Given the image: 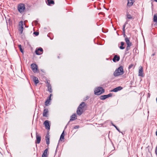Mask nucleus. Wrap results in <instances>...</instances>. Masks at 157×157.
<instances>
[{
    "label": "nucleus",
    "mask_w": 157,
    "mask_h": 157,
    "mask_svg": "<svg viewBox=\"0 0 157 157\" xmlns=\"http://www.w3.org/2000/svg\"><path fill=\"white\" fill-rule=\"evenodd\" d=\"M134 66V64H131L129 66V67H128V69L129 70H130Z\"/></svg>",
    "instance_id": "obj_32"
},
{
    "label": "nucleus",
    "mask_w": 157,
    "mask_h": 157,
    "mask_svg": "<svg viewBox=\"0 0 157 157\" xmlns=\"http://www.w3.org/2000/svg\"><path fill=\"white\" fill-rule=\"evenodd\" d=\"M19 25L20 26H23V21H21L19 23Z\"/></svg>",
    "instance_id": "obj_33"
},
{
    "label": "nucleus",
    "mask_w": 157,
    "mask_h": 157,
    "mask_svg": "<svg viewBox=\"0 0 157 157\" xmlns=\"http://www.w3.org/2000/svg\"><path fill=\"white\" fill-rule=\"evenodd\" d=\"M35 22L36 23H37V21H35Z\"/></svg>",
    "instance_id": "obj_53"
},
{
    "label": "nucleus",
    "mask_w": 157,
    "mask_h": 157,
    "mask_svg": "<svg viewBox=\"0 0 157 157\" xmlns=\"http://www.w3.org/2000/svg\"><path fill=\"white\" fill-rule=\"evenodd\" d=\"M125 25H123V26L122 30H125Z\"/></svg>",
    "instance_id": "obj_39"
},
{
    "label": "nucleus",
    "mask_w": 157,
    "mask_h": 157,
    "mask_svg": "<svg viewBox=\"0 0 157 157\" xmlns=\"http://www.w3.org/2000/svg\"><path fill=\"white\" fill-rule=\"evenodd\" d=\"M31 136H32V134H31Z\"/></svg>",
    "instance_id": "obj_58"
},
{
    "label": "nucleus",
    "mask_w": 157,
    "mask_h": 157,
    "mask_svg": "<svg viewBox=\"0 0 157 157\" xmlns=\"http://www.w3.org/2000/svg\"><path fill=\"white\" fill-rule=\"evenodd\" d=\"M79 127V125H76L74 127V129H76L78 128Z\"/></svg>",
    "instance_id": "obj_37"
},
{
    "label": "nucleus",
    "mask_w": 157,
    "mask_h": 157,
    "mask_svg": "<svg viewBox=\"0 0 157 157\" xmlns=\"http://www.w3.org/2000/svg\"><path fill=\"white\" fill-rule=\"evenodd\" d=\"M127 44V46L130 47L132 45V43L131 42H130L129 43Z\"/></svg>",
    "instance_id": "obj_34"
},
{
    "label": "nucleus",
    "mask_w": 157,
    "mask_h": 157,
    "mask_svg": "<svg viewBox=\"0 0 157 157\" xmlns=\"http://www.w3.org/2000/svg\"><path fill=\"white\" fill-rule=\"evenodd\" d=\"M154 25L157 26V22L154 24Z\"/></svg>",
    "instance_id": "obj_43"
},
{
    "label": "nucleus",
    "mask_w": 157,
    "mask_h": 157,
    "mask_svg": "<svg viewBox=\"0 0 157 157\" xmlns=\"http://www.w3.org/2000/svg\"><path fill=\"white\" fill-rule=\"evenodd\" d=\"M125 30H123V33L124 34L125 33Z\"/></svg>",
    "instance_id": "obj_44"
},
{
    "label": "nucleus",
    "mask_w": 157,
    "mask_h": 157,
    "mask_svg": "<svg viewBox=\"0 0 157 157\" xmlns=\"http://www.w3.org/2000/svg\"><path fill=\"white\" fill-rule=\"evenodd\" d=\"M128 21H127L125 23H124V25H125V26H126V25L128 24Z\"/></svg>",
    "instance_id": "obj_40"
},
{
    "label": "nucleus",
    "mask_w": 157,
    "mask_h": 157,
    "mask_svg": "<svg viewBox=\"0 0 157 157\" xmlns=\"http://www.w3.org/2000/svg\"><path fill=\"white\" fill-rule=\"evenodd\" d=\"M43 52V49L41 47L36 48L35 51L36 54L38 55H40L42 54Z\"/></svg>",
    "instance_id": "obj_5"
},
{
    "label": "nucleus",
    "mask_w": 157,
    "mask_h": 157,
    "mask_svg": "<svg viewBox=\"0 0 157 157\" xmlns=\"http://www.w3.org/2000/svg\"><path fill=\"white\" fill-rule=\"evenodd\" d=\"M149 147V146H148L147 147V148H148V147Z\"/></svg>",
    "instance_id": "obj_50"
},
{
    "label": "nucleus",
    "mask_w": 157,
    "mask_h": 157,
    "mask_svg": "<svg viewBox=\"0 0 157 157\" xmlns=\"http://www.w3.org/2000/svg\"><path fill=\"white\" fill-rule=\"evenodd\" d=\"M56 151H57V149L56 150Z\"/></svg>",
    "instance_id": "obj_55"
},
{
    "label": "nucleus",
    "mask_w": 157,
    "mask_h": 157,
    "mask_svg": "<svg viewBox=\"0 0 157 157\" xmlns=\"http://www.w3.org/2000/svg\"><path fill=\"white\" fill-rule=\"evenodd\" d=\"M17 9L20 13H22L25 9V5L22 3L19 4L17 7Z\"/></svg>",
    "instance_id": "obj_3"
},
{
    "label": "nucleus",
    "mask_w": 157,
    "mask_h": 157,
    "mask_svg": "<svg viewBox=\"0 0 157 157\" xmlns=\"http://www.w3.org/2000/svg\"><path fill=\"white\" fill-rule=\"evenodd\" d=\"M124 73L123 67L121 66L114 72L113 75L115 77H117L123 75Z\"/></svg>",
    "instance_id": "obj_1"
},
{
    "label": "nucleus",
    "mask_w": 157,
    "mask_h": 157,
    "mask_svg": "<svg viewBox=\"0 0 157 157\" xmlns=\"http://www.w3.org/2000/svg\"><path fill=\"white\" fill-rule=\"evenodd\" d=\"M156 136H157V131L156 132Z\"/></svg>",
    "instance_id": "obj_49"
},
{
    "label": "nucleus",
    "mask_w": 157,
    "mask_h": 157,
    "mask_svg": "<svg viewBox=\"0 0 157 157\" xmlns=\"http://www.w3.org/2000/svg\"><path fill=\"white\" fill-rule=\"evenodd\" d=\"M31 68L33 72L35 73L39 72L38 66L36 64L32 63L31 65Z\"/></svg>",
    "instance_id": "obj_4"
},
{
    "label": "nucleus",
    "mask_w": 157,
    "mask_h": 157,
    "mask_svg": "<svg viewBox=\"0 0 157 157\" xmlns=\"http://www.w3.org/2000/svg\"><path fill=\"white\" fill-rule=\"evenodd\" d=\"M68 124H67V125L65 127V128L64 129H66V128H67V125H68Z\"/></svg>",
    "instance_id": "obj_46"
},
{
    "label": "nucleus",
    "mask_w": 157,
    "mask_h": 157,
    "mask_svg": "<svg viewBox=\"0 0 157 157\" xmlns=\"http://www.w3.org/2000/svg\"><path fill=\"white\" fill-rule=\"evenodd\" d=\"M148 151L149 153H151V152L150 151V150L148 148Z\"/></svg>",
    "instance_id": "obj_45"
},
{
    "label": "nucleus",
    "mask_w": 157,
    "mask_h": 157,
    "mask_svg": "<svg viewBox=\"0 0 157 157\" xmlns=\"http://www.w3.org/2000/svg\"><path fill=\"white\" fill-rule=\"evenodd\" d=\"M50 135L48 132L47 133L46 136H45V140L46 142V144L48 145L50 143Z\"/></svg>",
    "instance_id": "obj_13"
},
{
    "label": "nucleus",
    "mask_w": 157,
    "mask_h": 157,
    "mask_svg": "<svg viewBox=\"0 0 157 157\" xmlns=\"http://www.w3.org/2000/svg\"><path fill=\"white\" fill-rule=\"evenodd\" d=\"M155 153L156 155H157V146H156L155 149Z\"/></svg>",
    "instance_id": "obj_38"
},
{
    "label": "nucleus",
    "mask_w": 157,
    "mask_h": 157,
    "mask_svg": "<svg viewBox=\"0 0 157 157\" xmlns=\"http://www.w3.org/2000/svg\"><path fill=\"white\" fill-rule=\"evenodd\" d=\"M126 19L134 20L135 18V17L134 16H133V15H131L130 14H129L128 12V11H127L126 12Z\"/></svg>",
    "instance_id": "obj_7"
},
{
    "label": "nucleus",
    "mask_w": 157,
    "mask_h": 157,
    "mask_svg": "<svg viewBox=\"0 0 157 157\" xmlns=\"http://www.w3.org/2000/svg\"><path fill=\"white\" fill-rule=\"evenodd\" d=\"M127 1L128 2L127 3V7L129 8L131 7L133 5V3L135 2L134 0H127Z\"/></svg>",
    "instance_id": "obj_9"
},
{
    "label": "nucleus",
    "mask_w": 157,
    "mask_h": 157,
    "mask_svg": "<svg viewBox=\"0 0 157 157\" xmlns=\"http://www.w3.org/2000/svg\"><path fill=\"white\" fill-rule=\"evenodd\" d=\"M36 144H39L40 143L41 140V137L40 135H38L36 132Z\"/></svg>",
    "instance_id": "obj_8"
},
{
    "label": "nucleus",
    "mask_w": 157,
    "mask_h": 157,
    "mask_svg": "<svg viewBox=\"0 0 157 157\" xmlns=\"http://www.w3.org/2000/svg\"><path fill=\"white\" fill-rule=\"evenodd\" d=\"M132 130H131V131L132 132Z\"/></svg>",
    "instance_id": "obj_57"
},
{
    "label": "nucleus",
    "mask_w": 157,
    "mask_h": 157,
    "mask_svg": "<svg viewBox=\"0 0 157 157\" xmlns=\"http://www.w3.org/2000/svg\"><path fill=\"white\" fill-rule=\"evenodd\" d=\"M23 26H21V28L19 29V30L20 32V34H22L23 33Z\"/></svg>",
    "instance_id": "obj_28"
},
{
    "label": "nucleus",
    "mask_w": 157,
    "mask_h": 157,
    "mask_svg": "<svg viewBox=\"0 0 157 157\" xmlns=\"http://www.w3.org/2000/svg\"><path fill=\"white\" fill-rule=\"evenodd\" d=\"M41 71L42 72H44V71H43V70H41Z\"/></svg>",
    "instance_id": "obj_47"
},
{
    "label": "nucleus",
    "mask_w": 157,
    "mask_h": 157,
    "mask_svg": "<svg viewBox=\"0 0 157 157\" xmlns=\"http://www.w3.org/2000/svg\"><path fill=\"white\" fill-rule=\"evenodd\" d=\"M123 36L125 38H126V35L125 34V33L123 34Z\"/></svg>",
    "instance_id": "obj_42"
},
{
    "label": "nucleus",
    "mask_w": 157,
    "mask_h": 157,
    "mask_svg": "<svg viewBox=\"0 0 157 157\" xmlns=\"http://www.w3.org/2000/svg\"><path fill=\"white\" fill-rule=\"evenodd\" d=\"M130 47L127 46V47H126V50H125V54H126L127 53H128V52H126L128 51L129 50H130Z\"/></svg>",
    "instance_id": "obj_31"
},
{
    "label": "nucleus",
    "mask_w": 157,
    "mask_h": 157,
    "mask_svg": "<svg viewBox=\"0 0 157 157\" xmlns=\"http://www.w3.org/2000/svg\"><path fill=\"white\" fill-rule=\"evenodd\" d=\"M120 59V57L119 56L115 55L114 56L112 60L113 62H116L119 61Z\"/></svg>",
    "instance_id": "obj_11"
},
{
    "label": "nucleus",
    "mask_w": 157,
    "mask_h": 157,
    "mask_svg": "<svg viewBox=\"0 0 157 157\" xmlns=\"http://www.w3.org/2000/svg\"><path fill=\"white\" fill-rule=\"evenodd\" d=\"M112 125L119 132H121V131L118 128V127L116 125L113 124V123H112Z\"/></svg>",
    "instance_id": "obj_30"
},
{
    "label": "nucleus",
    "mask_w": 157,
    "mask_h": 157,
    "mask_svg": "<svg viewBox=\"0 0 157 157\" xmlns=\"http://www.w3.org/2000/svg\"><path fill=\"white\" fill-rule=\"evenodd\" d=\"M105 90L101 87H98L95 88L94 90V94L99 95L105 92Z\"/></svg>",
    "instance_id": "obj_2"
},
{
    "label": "nucleus",
    "mask_w": 157,
    "mask_h": 157,
    "mask_svg": "<svg viewBox=\"0 0 157 157\" xmlns=\"http://www.w3.org/2000/svg\"><path fill=\"white\" fill-rule=\"evenodd\" d=\"M58 58H59V56H58Z\"/></svg>",
    "instance_id": "obj_56"
},
{
    "label": "nucleus",
    "mask_w": 157,
    "mask_h": 157,
    "mask_svg": "<svg viewBox=\"0 0 157 157\" xmlns=\"http://www.w3.org/2000/svg\"><path fill=\"white\" fill-rule=\"evenodd\" d=\"M120 132L122 134H123H123H123V132Z\"/></svg>",
    "instance_id": "obj_52"
},
{
    "label": "nucleus",
    "mask_w": 157,
    "mask_h": 157,
    "mask_svg": "<svg viewBox=\"0 0 157 157\" xmlns=\"http://www.w3.org/2000/svg\"><path fill=\"white\" fill-rule=\"evenodd\" d=\"M64 140V130L63 131L62 133L61 134L60 138V140Z\"/></svg>",
    "instance_id": "obj_25"
},
{
    "label": "nucleus",
    "mask_w": 157,
    "mask_h": 157,
    "mask_svg": "<svg viewBox=\"0 0 157 157\" xmlns=\"http://www.w3.org/2000/svg\"><path fill=\"white\" fill-rule=\"evenodd\" d=\"M143 68L141 66V68L139 70L138 75L140 76L143 77L144 75H143Z\"/></svg>",
    "instance_id": "obj_17"
},
{
    "label": "nucleus",
    "mask_w": 157,
    "mask_h": 157,
    "mask_svg": "<svg viewBox=\"0 0 157 157\" xmlns=\"http://www.w3.org/2000/svg\"><path fill=\"white\" fill-rule=\"evenodd\" d=\"M44 124L45 125V128L49 130L50 129V125L49 124V121L48 120H46L44 123Z\"/></svg>",
    "instance_id": "obj_10"
},
{
    "label": "nucleus",
    "mask_w": 157,
    "mask_h": 157,
    "mask_svg": "<svg viewBox=\"0 0 157 157\" xmlns=\"http://www.w3.org/2000/svg\"><path fill=\"white\" fill-rule=\"evenodd\" d=\"M123 89L122 87L119 86L116 87L111 91V92H117L118 91L121 90Z\"/></svg>",
    "instance_id": "obj_14"
},
{
    "label": "nucleus",
    "mask_w": 157,
    "mask_h": 157,
    "mask_svg": "<svg viewBox=\"0 0 157 157\" xmlns=\"http://www.w3.org/2000/svg\"><path fill=\"white\" fill-rule=\"evenodd\" d=\"M51 100V98H50V97H48L45 102V105L46 106L48 105L49 103Z\"/></svg>",
    "instance_id": "obj_20"
},
{
    "label": "nucleus",
    "mask_w": 157,
    "mask_h": 157,
    "mask_svg": "<svg viewBox=\"0 0 157 157\" xmlns=\"http://www.w3.org/2000/svg\"><path fill=\"white\" fill-rule=\"evenodd\" d=\"M153 21L154 22H157V14H155L153 17Z\"/></svg>",
    "instance_id": "obj_26"
},
{
    "label": "nucleus",
    "mask_w": 157,
    "mask_h": 157,
    "mask_svg": "<svg viewBox=\"0 0 157 157\" xmlns=\"http://www.w3.org/2000/svg\"><path fill=\"white\" fill-rule=\"evenodd\" d=\"M77 119V116L75 113L73 114L72 116H71V119L67 123V124L69 123L70 121H74Z\"/></svg>",
    "instance_id": "obj_16"
},
{
    "label": "nucleus",
    "mask_w": 157,
    "mask_h": 157,
    "mask_svg": "<svg viewBox=\"0 0 157 157\" xmlns=\"http://www.w3.org/2000/svg\"><path fill=\"white\" fill-rule=\"evenodd\" d=\"M33 34L35 35L36 36H37L39 35V33L37 32H35L33 33Z\"/></svg>",
    "instance_id": "obj_35"
},
{
    "label": "nucleus",
    "mask_w": 157,
    "mask_h": 157,
    "mask_svg": "<svg viewBox=\"0 0 157 157\" xmlns=\"http://www.w3.org/2000/svg\"><path fill=\"white\" fill-rule=\"evenodd\" d=\"M133 52H134V51H135V52H136V53H137V52L138 51V50L137 49V48H136V47L135 48H134V49H133Z\"/></svg>",
    "instance_id": "obj_36"
},
{
    "label": "nucleus",
    "mask_w": 157,
    "mask_h": 157,
    "mask_svg": "<svg viewBox=\"0 0 157 157\" xmlns=\"http://www.w3.org/2000/svg\"><path fill=\"white\" fill-rule=\"evenodd\" d=\"M155 55V54H153L152 55V56H154V55Z\"/></svg>",
    "instance_id": "obj_48"
},
{
    "label": "nucleus",
    "mask_w": 157,
    "mask_h": 157,
    "mask_svg": "<svg viewBox=\"0 0 157 157\" xmlns=\"http://www.w3.org/2000/svg\"><path fill=\"white\" fill-rule=\"evenodd\" d=\"M46 2L47 5L50 6L51 5H54L55 4L54 1L53 0H46Z\"/></svg>",
    "instance_id": "obj_15"
},
{
    "label": "nucleus",
    "mask_w": 157,
    "mask_h": 157,
    "mask_svg": "<svg viewBox=\"0 0 157 157\" xmlns=\"http://www.w3.org/2000/svg\"><path fill=\"white\" fill-rule=\"evenodd\" d=\"M112 96V93H109L107 95H101L100 96V98L101 100H104L110 97H111Z\"/></svg>",
    "instance_id": "obj_6"
},
{
    "label": "nucleus",
    "mask_w": 157,
    "mask_h": 157,
    "mask_svg": "<svg viewBox=\"0 0 157 157\" xmlns=\"http://www.w3.org/2000/svg\"><path fill=\"white\" fill-rule=\"evenodd\" d=\"M89 98V97L87 96L86 97V98L88 99Z\"/></svg>",
    "instance_id": "obj_51"
},
{
    "label": "nucleus",
    "mask_w": 157,
    "mask_h": 157,
    "mask_svg": "<svg viewBox=\"0 0 157 157\" xmlns=\"http://www.w3.org/2000/svg\"><path fill=\"white\" fill-rule=\"evenodd\" d=\"M18 47L21 52V53H23L24 52L23 49L21 45V44L19 45L18 46Z\"/></svg>",
    "instance_id": "obj_27"
},
{
    "label": "nucleus",
    "mask_w": 157,
    "mask_h": 157,
    "mask_svg": "<svg viewBox=\"0 0 157 157\" xmlns=\"http://www.w3.org/2000/svg\"><path fill=\"white\" fill-rule=\"evenodd\" d=\"M125 41L126 44H127L128 43H129L130 42L129 39L127 37V36H126V38H125Z\"/></svg>",
    "instance_id": "obj_29"
},
{
    "label": "nucleus",
    "mask_w": 157,
    "mask_h": 157,
    "mask_svg": "<svg viewBox=\"0 0 157 157\" xmlns=\"http://www.w3.org/2000/svg\"><path fill=\"white\" fill-rule=\"evenodd\" d=\"M52 96V94H51L50 96L48 97H50V98H51V97Z\"/></svg>",
    "instance_id": "obj_41"
},
{
    "label": "nucleus",
    "mask_w": 157,
    "mask_h": 157,
    "mask_svg": "<svg viewBox=\"0 0 157 157\" xmlns=\"http://www.w3.org/2000/svg\"><path fill=\"white\" fill-rule=\"evenodd\" d=\"M86 106V104L85 102H82L79 105L78 107L79 108H80V109H82L84 108V107Z\"/></svg>",
    "instance_id": "obj_21"
},
{
    "label": "nucleus",
    "mask_w": 157,
    "mask_h": 157,
    "mask_svg": "<svg viewBox=\"0 0 157 157\" xmlns=\"http://www.w3.org/2000/svg\"><path fill=\"white\" fill-rule=\"evenodd\" d=\"M81 109H80V108L78 107L76 111L77 113L79 116L81 115L83 113V110H81Z\"/></svg>",
    "instance_id": "obj_18"
},
{
    "label": "nucleus",
    "mask_w": 157,
    "mask_h": 157,
    "mask_svg": "<svg viewBox=\"0 0 157 157\" xmlns=\"http://www.w3.org/2000/svg\"><path fill=\"white\" fill-rule=\"evenodd\" d=\"M33 80L34 82L35 85H36L39 82L38 78L34 76L33 78Z\"/></svg>",
    "instance_id": "obj_19"
},
{
    "label": "nucleus",
    "mask_w": 157,
    "mask_h": 157,
    "mask_svg": "<svg viewBox=\"0 0 157 157\" xmlns=\"http://www.w3.org/2000/svg\"><path fill=\"white\" fill-rule=\"evenodd\" d=\"M48 109L45 108L44 109L43 116L44 117H48Z\"/></svg>",
    "instance_id": "obj_12"
},
{
    "label": "nucleus",
    "mask_w": 157,
    "mask_h": 157,
    "mask_svg": "<svg viewBox=\"0 0 157 157\" xmlns=\"http://www.w3.org/2000/svg\"><path fill=\"white\" fill-rule=\"evenodd\" d=\"M151 5H152V6H153V4H152V2L151 3Z\"/></svg>",
    "instance_id": "obj_54"
},
{
    "label": "nucleus",
    "mask_w": 157,
    "mask_h": 157,
    "mask_svg": "<svg viewBox=\"0 0 157 157\" xmlns=\"http://www.w3.org/2000/svg\"><path fill=\"white\" fill-rule=\"evenodd\" d=\"M48 83V91L50 93H52V87L51 85L50 84L48 83V82H47Z\"/></svg>",
    "instance_id": "obj_22"
},
{
    "label": "nucleus",
    "mask_w": 157,
    "mask_h": 157,
    "mask_svg": "<svg viewBox=\"0 0 157 157\" xmlns=\"http://www.w3.org/2000/svg\"><path fill=\"white\" fill-rule=\"evenodd\" d=\"M121 46H119V48L121 50L124 49L125 48V47L123 46L124 44V43L123 42H121Z\"/></svg>",
    "instance_id": "obj_24"
},
{
    "label": "nucleus",
    "mask_w": 157,
    "mask_h": 157,
    "mask_svg": "<svg viewBox=\"0 0 157 157\" xmlns=\"http://www.w3.org/2000/svg\"><path fill=\"white\" fill-rule=\"evenodd\" d=\"M48 151V149L47 148H46L44 150L42 156V157H47V152Z\"/></svg>",
    "instance_id": "obj_23"
}]
</instances>
